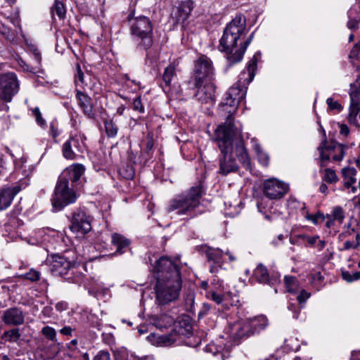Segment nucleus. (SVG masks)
Segmentation results:
<instances>
[{
	"label": "nucleus",
	"mask_w": 360,
	"mask_h": 360,
	"mask_svg": "<svg viewBox=\"0 0 360 360\" xmlns=\"http://www.w3.org/2000/svg\"><path fill=\"white\" fill-rule=\"evenodd\" d=\"M51 259L50 269L53 275L63 277L68 282L79 281L82 275L77 271L75 262L60 255H53Z\"/></svg>",
	"instance_id": "nucleus-8"
},
{
	"label": "nucleus",
	"mask_w": 360,
	"mask_h": 360,
	"mask_svg": "<svg viewBox=\"0 0 360 360\" xmlns=\"http://www.w3.org/2000/svg\"><path fill=\"white\" fill-rule=\"evenodd\" d=\"M253 276L255 280L262 284L271 285L274 281L276 282V279L271 278L267 268L262 264H259L253 272Z\"/></svg>",
	"instance_id": "nucleus-23"
},
{
	"label": "nucleus",
	"mask_w": 360,
	"mask_h": 360,
	"mask_svg": "<svg viewBox=\"0 0 360 360\" xmlns=\"http://www.w3.org/2000/svg\"><path fill=\"white\" fill-rule=\"evenodd\" d=\"M77 72L75 75V83L77 87H80L81 89H84L86 85V83L84 80V74L82 70L81 66L79 63L76 65Z\"/></svg>",
	"instance_id": "nucleus-35"
},
{
	"label": "nucleus",
	"mask_w": 360,
	"mask_h": 360,
	"mask_svg": "<svg viewBox=\"0 0 360 360\" xmlns=\"http://www.w3.org/2000/svg\"><path fill=\"white\" fill-rule=\"evenodd\" d=\"M253 37H254V32H252L245 41L241 42L239 44V50H238V51H236V52H235L236 56H231L229 58V66H231V65H233L237 63H239L240 61L242 60L244 53H245L248 46L251 43V41L253 39Z\"/></svg>",
	"instance_id": "nucleus-25"
},
{
	"label": "nucleus",
	"mask_w": 360,
	"mask_h": 360,
	"mask_svg": "<svg viewBox=\"0 0 360 360\" xmlns=\"http://www.w3.org/2000/svg\"><path fill=\"white\" fill-rule=\"evenodd\" d=\"M132 105L134 110L138 111L140 113H143L145 112L144 106L141 102V96H139L134 99Z\"/></svg>",
	"instance_id": "nucleus-50"
},
{
	"label": "nucleus",
	"mask_w": 360,
	"mask_h": 360,
	"mask_svg": "<svg viewBox=\"0 0 360 360\" xmlns=\"http://www.w3.org/2000/svg\"><path fill=\"white\" fill-rule=\"evenodd\" d=\"M212 299L218 304H221L224 300V296L221 294L213 292L212 293Z\"/></svg>",
	"instance_id": "nucleus-59"
},
{
	"label": "nucleus",
	"mask_w": 360,
	"mask_h": 360,
	"mask_svg": "<svg viewBox=\"0 0 360 360\" xmlns=\"http://www.w3.org/2000/svg\"><path fill=\"white\" fill-rule=\"evenodd\" d=\"M115 360H131L128 358V352L125 350L120 351L115 354ZM135 360V359H131Z\"/></svg>",
	"instance_id": "nucleus-57"
},
{
	"label": "nucleus",
	"mask_w": 360,
	"mask_h": 360,
	"mask_svg": "<svg viewBox=\"0 0 360 360\" xmlns=\"http://www.w3.org/2000/svg\"><path fill=\"white\" fill-rule=\"evenodd\" d=\"M310 292H308L305 290L302 289L300 291L299 295L297 296V300L299 304H302L305 303V302L310 297Z\"/></svg>",
	"instance_id": "nucleus-52"
},
{
	"label": "nucleus",
	"mask_w": 360,
	"mask_h": 360,
	"mask_svg": "<svg viewBox=\"0 0 360 360\" xmlns=\"http://www.w3.org/2000/svg\"><path fill=\"white\" fill-rule=\"evenodd\" d=\"M319 146H323V149L331 154L332 151L338 152V155H334L332 158L334 161H340L345 155V146L337 142L331 141L329 144L326 145V141L321 142Z\"/></svg>",
	"instance_id": "nucleus-24"
},
{
	"label": "nucleus",
	"mask_w": 360,
	"mask_h": 360,
	"mask_svg": "<svg viewBox=\"0 0 360 360\" xmlns=\"http://www.w3.org/2000/svg\"><path fill=\"white\" fill-rule=\"evenodd\" d=\"M70 230L77 234L84 235L91 230V217L80 210L75 211L72 217Z\"/></svg>",
	"instance_id": "nucleus-14"
},
{
	"label": "nucleus",
	"mask_w": 360,
	"mask_h": 360,
	"mask_svg": "<svg viewBox=\"0 0 360 360\" xmlns=\"http://www.w3.org/2000/svg\"><path fill=\"white\" fill-rule=\"evenodd\" d=\"M112 243L117 247V252L120 254L123 252V249L128 247L130 241L120 233H115L112 234Z\"/></svg>",
	"instance_id": "nucleus-30"
},
{
	"label": "nucleus",
	"mask_w": 360,
	"mask_h": 360,
	"mask_svg": "<svg viewBox=\"0 0 360 360\" xmlns=\"http://www.w3.org/2000/svg\"><path fill=\"white\" fill-rule=\"evenodd\" d=\"M234 130L219 126L214 131L213 141L218 146L220 155L219 156V173L226 176L238 170V165L233 157Z\"/></svg>",
	"instance_id": "nucleus-2"
},
{
	"label": "nucleus",
	"mask_w": 360,
	"mask_h": 360,
	"mask_svg": "<svg viewBox=\"0 0 360 360\" xmlns=\"http://www.w3.org/2000/svg\"><path fill=\"white\" fill-rule=\"evenodd\" d=\"M203 194V188L200 184L193 186L186 193L179 195L172 199L169 202L167 211L177 210V214L179 215L193 216V211L200 205Z\"/></svg>",
	"instance_id": "nucleus-5"
},
{
	"label": "nucleus",
	"mask_w": 360,
	"mask_h": 360,
	"mask_svg": "<svg viewBox=\"0 0 360 360\" xmlns=\"http://www.w3.org/2000/svg\"><path fill=\"white\" fill-rule=\"evenodd\" d=\"M106 134L108 137H115L117 134V127L112 121H105L104 122Z\"/></svg>",
	"instance_id": "nucleus-41"
},
{
	"label": "nucleus",
	"mask_w": 360,
	"mask_h": 360,
	"mask_svg": "<svg viewBox=\"0 0 360 360\" xmlns=\"http://www.w3.org/2000/svg\"><path fill=\"white\" fill-rule=\"evenodd\" d=\"M326 219H327V221L326 222V226L327 228L330 229L334 226L335 220L330 216H329V214H327L326 216Z\"/></svg>",
	"instance_id": "nucleus-64"
},
{
	"label": "nucleus",
	"mask_w": 360,
	"mask_h": 360,
	"mask_svg": "<svg viewBox=\"0 0 360 360\" xmlns=\"http://www.w3.org/2000/svg\"><path fill=\"white\" fill-rule=\"evenodd\" d=\"M85 167L83 165L76 163L67 168L61 174L65 175L72 184L77 183L84 174Z\"/></svg>",
	"instance_id": "nucleus-22"
},
{
	"label": "nucleus",
	"mask_w": 360,
	"mask_h": 360,
	"mask_svg": "<svg viewBox=\"0 0 360 360\" xmlns=\"http://www.w3.org/2000/svg\"><path fill=\"white\" fill-rule=\"evenodd\" d=\"M56 309L58 311H62L68 309V303L65 302H59L56 304Z\"/></svg>",
	"instance_id": "nucleus-62"
},
{
	"label": "nucleus",
	"mask_w": 360,
	"mask_h": 360,
	"mask_svg": "<svg viewBox=\"0 0 360 360\" xmlns=\"http://www.w3.org/2000/svg\"><path fill=\"white\" fill-rule=\"evenodd\" d=\"M84 143L77 136H70L62 146V153L66 160H74L84 152Z\"/></svg>",
	"instance_id": "nucleus-13"
},
{
	"label": "nucleus",
	"mask_w": 360,
	"mask_h": 360,
	"mask_svg": "<svg viewBox=\"0 0 360 360\" xmlns=\"http://www.w3.org/2000/svg\"><path fill=\"white\" fill-rule=\"evenodd\" d=\"M257 154L259 162L263 165V166H268L269 163V158L266 153L263 152L259 146L257 147Z\"/></svg>",
	"instance_id": "nucleus-48"
},
{
	"label": "nucleus",
	"mask_w": 360,
	"mask_h": 360,
	"mask_svg": "<svg viewBox=\"0 0 360 360\" xmlns=\"http://www.w3.org/2000/svg\"><path fill=\"white\" fill-rule=\"evenodd\" d=\"M176 75V68L174 65L170 64L165 69L162 75V80L165 87H169L171 82Z\"/></svg>",
	"instance_id": "nucleus-34"
},
{
	"label": "nucleus",
	"mask_w": 360,
	"mask_h": 360,
	"mask_svg": "<svg viewBox=\"0 0 360 360\" xmlns=\"http://www.w3.org/2000/svg\"><path fill=\"white\" fill-rule=\"evenodd\" d=\"M233 150L238 159L246 169H250V158L245 147L243 139L238 132V137L236 136V129L233 134Z\"/></svg>",
	"instance_id": "nucleus-18"
},
{
	"label": "nucleus",
	"mask_w": 360,
	"mask_h": 360,
	"mask_svg": "<svg viewBox=\"0 0 360 360\" xmlns=\"http://www.w3.org/2000/svg\"><path fill=\"white\" fill-rule=\"evenodd\" d=\"M356 174V170L354 167H347L342 169V175L344 178V186L346 188L351 187L353 193H355L356 191V187H352V185L356 181L355 178Z\"/></svg>",
	"instance_id": "nucleus-27"
},
{
	"label": "nucleus",
	"mask_w": 360,
	"mask_h": 360,
	"mask_svg": "<svg viewBox=\"0 0 360 360\" xmlns=\"http://www.w3.org/2000/svg\"><path fill=\"white\" fill-rule=\"evenodd\" d=\"M110 355L108 351L101 350L94 357L93 360H110Z\"/></svg>",
	"instance_id": "nucleus-54"
},
{
	"label": "nucleus",
	"mask_w": 360,
	"mask_h": 360,
	"mask_svg": "<svg viewBox=\"0 0 360 360\" xmlns=\"http://www.w3.org/2000/svg\"><path fill=\"white\" fill-rule=\"evenodd\" d=\"M311 282L317 290H319L323 286V276L321 272H315L311 275Z\"/></svg>",
	"instance_id": "nucleus-44"
},
{
	"label": "nucleus",
	"mask_w": 360,
	"mask_h": 360,
	"mask_svg": "<svg viewBox=\"0 0 360 360\" xmlns=\"http://www.w3.org/2000/svg\"><path fill=\"white\" fill-rule=\"evenodd\" d=\"M154 146V140L152 134L147 135V142L146 145V153L149 155L153 150Z\"/></svg>",
	"instance_id": "nucleus-55"
},
{
	"label": "nucleus",
	"mask_w": 360,
	"mask_h": 360,
	"mask_svg": "<svg viewBox=\"0 0 360 360\" xmlns=\"http://www.w3.org/2000/svg\"><path fill=\"white\" fill-rule=\"evenodd\" d=\"M3 338L6 339L8 342H17L20 338L19 329L17 328L5 331L2 336Z\"/></svg>",
	"instance_id": "nucleus-38"
},
{
	"label": "nucleus",
	"mask_w": 360,
	"mask_h": 360,
	"mask_svg": "<svg viewBox=\"0 0 360 360\" xmlns=\"http://www.w3.org/2000/svg\"><path fill=\"white\" fill-rule=\"evenodd\" d=\"M18 63H19L21 67L24 68V69H25L26 71H27V72H34V68H33L32 67H30L28 65H27V64L25 63V62L23 60L20 59V60H18Z\"/></svg>",
	"instance_id": "nucleus-63"
},
{
	"label": "nucleus",
	"mask_w": 360,
	"mask_h": 360,
	"mask_svg": "<svg viewBox=\"0 0 360 360\" xmlns=\"http://www.w3.org/2000/svg\"><path fill=\"white\" fill-rule=\"evenodd\" d=\"M52 14L55 13L60 19L64 18L66 13V10L64 4L59 1H56L53 6L51 8Z\"/></svg>",
	"instance_id": "nucleus-37"
},
{
	"label": "nucleus",
	"mask_w": 360,
	"mask_h": 360,
	"mask_svg": "<svg viewBox=\"0 0 360 360\" xmlns=\"http://www.w3.org/2000/svg\"><path fill=\"white\" fill-rule=\"evenodd\" d=\"M354 232H355V229H349L347 231L341 233L339 235L338 238H339V239L342 240L343 238H346V237H347L349 236H351Z\"/></svg>",
	"instance_id": "nucleus-61"
},
{
	"label": "nucleus",
	"mask_w": 360,
	"mask_h": 360,
	"mask_svg": "<svg viewBox=\"0 0 360 360\" xmlns=\"http://www.w3.org/2000/svg\"><path fill=\"white\" fill-rule=\"evenodd\" d=\"M307 219L312 221V222L315 224H317L319 221H323L326 219V216L321 212H318L315 214L309 215Z\"/></svg>",
	"instance_id": "nucleus-53"
},
{
	"label": "nucleus",
	"mask_w": 360,
	"mask_h": 360,
	"mask_svg": "<svg viewBox=\"0 0 360 360\" xmlns=\"http://www.w3.org/2000/svg\"><path fill=\"white\" fill-rule=\"evenodd\" d=\"M174 330L179 337L180 335H191L193 331V326L190 317L188 316L182 317L179 321L178 326L174 328Z\"/></svg>",
	"instance_id": "nucleus-28"
},
{
	"label": "nucleus",
	"mask_w": 360,
	"mask_h": 360,
	"mask_svg": "<svg viewBox=\"0 0 360 360\" xmlns=\"http://www.w3.org/2000/svg\"><path fill=\"white\" fill-rule=\"evenodd\" d=\"M194 8L191 0L181 1L171 13V18L175 24L184 25L191 15Z\"/></svg>",
	"instance_id": "nucleus-17"
},
{
	"label": "nucleus",
	"mask_w": 360,
	"mask_h": 360,
	"mask_svg": "<svg viewBox=\"0 0 360 360\" xmlns=\"http://www.w3.org/2000/svg\"><path fill=\"white\" fill-rule=\"evenodd\" d=\"M351 103L349 109V114L347 116V120L350 124H352L356 127H360L356 117L360 112V103L355 100L354 96L350 94Z\"/></svg>",
	"instance_id": "nucleus-26"
},
{
	"label": "nucleus",
	"mask_w": 360,
	"mask_h": 360,
	"mask_svg": "<svg viewBox=\"0 0 360 360\" xmlns=\"http://www.w3.org/2000/svg\"><path fill=\"white\" fill-rule=\"evenodd\" d=\"M284 283L288 292L296 293L299 291L300 283L295 276H285Z\"/></svg>",
	"instance_id": "nucleus-32"
},
{
	"label": "nucleus",
	"mask_w": 360,
	"mask_h": 360,
	"mask_svg": "<svg viewBox=\"0 0 360 360\" xmlns=\"http://www.w3.org/2000/svg\"><path fill=\"white\" fill-rule=\"evenodd\" d=\"M207 260L208 262H212L214 264L221 266L222 264V257L223 251L220 249H215L208 248L205 252Z\"/></svg>",
	"instance_id": "nucleus-29"
},
{
	"label": "nucleus",
	"mask_w": 360,
	"mask_h": 360,
	"mask_svg": "<svg viewBox=\"0 0 360 360\" xmlns=\"http://www.w3.org/2000/svg\"><path fill=\"white\" fill-rule=\"evenodd\" d=\"M257 58L254 56L248 62L246 70L239 75L238 80L226 93V97L219 105V113L226 117V121L220 126L234 130V118L239 103L245 97L248 85L253 80L257 70Z\"/></svg>",
	"instance_id": "nucleus-1"
},
{
	"label": "nucleus",
	"mask_w": 360,
	"mask_h": 360,
	"mask_svg": "<svg viewBox=\"0 0 360 360\" xmlns=\"http://www.w3.org/2000/svg\"><path fill=\"white\" fill-rule=\"evenodd\" d=\"M32 115L35 117V121L38 125L41 127L46 126V123L45 120L42 117L41 111L38 107L32 109Z\"/></svg>",
	"instance_id": "nucleus-45"
},
{
	"label": "nucleus",
	"mask_w": 360,
	"mask_h": 360,
	"mask_svg": "<svg viewBox=\"0 0 360 360\" xmlns=\"http://www.w3.org/2000/svg\"><path fill=\"white\" fill-rule=\"evenodd\" d=\"M342 277L347 282L357 281L360 278V271H355L354 274H351L347 271H342Z\"/></svg>",
	"instance_id": "nucleus-47"
},
{
	"label": "nucleus",
	"mask_w": 360,
	"mask_h": 360,
	"mask_svg": "<svg viewBox=\"0 0 360 360\" xmlns=\"http://www.w3.org/2000/svg\"><path fill=\"white\" fill-rule=\"evenodd\" d=\"M335 221H338L340 224H342L345 218V212L343 208L340 206H335L332 211L331 214H329Z\"/></svg>",
	"instance_id": "nucleus-36"
},
{
	"label": "nucleus",
	"mask_w": 360,
	"mask_h": 360,
	"mask_svg": "<svg viewBox=\"0 0 360 360\" xmlns=\"http://www.w3.org/2000/svg\"><path fill=\"white\" fill-rule=\"evenodd\" d=\"M130 32L133 39L137 43V48L146 51V61L150 64L157 62V57L150 55L148 50L153 44V27L151 20L146 16L134 18L133 13L127 15Z\"/></svg>",
	"instance_id": "nucleus-3"
},
{
	"label": "nucleus",
	"mask_w": 360,
	"mask_h": 360,
	"mask_svg": "<svg viewBox=\"0 0 360 360\" xmlns=\"http://www.w3.org/2000/svg\"><path fill=\"white\" fill-rule=\"evenodd\" d=\"M214 72L212 62L205 55H200L194 61L191 76L186 82L188 89H193L210 80Z\"/></svg>",
	"instance_id": "nucleus-7"
},
{
	"label": "nucleus",
	"mask_w": 360,
	"mask_h": 360,
	"mask_svg": "<svg viewBox=\"0 0 360 360\" xmlns=\"http://www.w3.org/2000/svg\"><path fill=\"white\" fill-rule=\"evenodd\" d=\"M318 150L320 152V167H325L328 165L331 154L326 152L323 146H319Z\"/></svg>",
	"instance_id": "nucleus-40"
},
{
	"label": "nucleus",
	"mask_w": 360,
	"mask_h": 360,
	"mask_svg": "<svg viewBox=\"0 0 360 360\" xmlns=\"http://www.w3.org/2000/svg\"><path fill=\"white\" fill-rule=\"evenodd\" d=\"M40 273L38 271L31 269L27 273L22 275V277L31 281L37 282L40 279Z\"/></svg>",
	"instance_id": "nucleus-43"
},
{
	"label": "nucleus",
	"mask_w": 360,
	"mask_h": 360,
	"mask_svg": "<svg viewBox=\"0 0 360 360\" xmlns=\"http://www.w3.org/2000/svg\"><path fill=\"white\" fill-rule=\"evenodd\" d=\"M323 179L328 184H335L339 179L333 169L326 168L324 169V176Z\"/></svg>",
	"instance_id": "nucleus-39"
},
{
	"label": "nucleus",
	"mask_w": 360,
	"mask_h": 360,
	"mask_svg": "<svg viewBox=\"0 0 360 360\" xmlns=\"http://www.w3.org/2000/svg\"><path fill=\"white\" fill-rule=\"evenodd\" d=\"M340 127V133L341 135L347 136L349 134V129L346 124H338Z\"/></svg>",
	"instance_id": "nucleus-58"
},
{
	"label": "nucleus",
	"mask_w": 360,
	"mask_h": 360,
	"mask_svg": "<svg viewBox=\"0 0 360 360\" xmlns=\"http://www.w3.org/2000/svg\"><path fill=\"white\" fill-rule=\"evenodd\" d=\"M326 103L328 109L331 111L335 110L338 112H340L343 108L342 105L338 101H335L333 98H327Z\"/></svg>",
	"instance_id": "nucleus-46"
},
{
	"label": "nucleus",
	"mask_w": 360,
	"mask_h": 360,
	"mask_svg": "<svg viewBox=\"0 0 360 360\" xmlns=\"http://www.w3.org/2000/svg\"><path fill=\"white\" fill-rule=\"evenodd\" d=\"M299 237L303 239L304 240H306L308 243V244L311 245H314L319 238L318 236H309L306 235H300Z\"/></svg>",
	"instance_id": "nucleus-56"
},
{
	"label": "nucleus",
	"mask_w": 360,
	"mask_h": 360,
	"mask_svg": "<svg viewBox=\"0 0 360 360\" xmlns=\"http://www.w3.org/2000/svg\"><path fill=\"white\" fill-rule=\"evenodd\" d=\"M181 286V276L176 274L174 278L165 280L160 278V281H156L155 288L157 302L164 305L175 301L179 297Z\"/></svg>",
	"instance_id": "nucleus-6"
},
{
	"label": "nucleus",
	"mask_w": 360,
	"mask_h": 360,
	"mask_svg": "<svg viewBox=\"0 0 360 360\" xmlns=\"http://www.w3.org/2000/svg\"><path fill=\"white\" fill-rule=\"evenodd\" d=\"M287 191L288 185L276 179H269L264 182L263 192L269 199H280Z\"/></svg>",
	"instance_id": "nucleus-15"
},
{
	"label": "nucleus",
	"mask_w": 360,
	"mask_h": 360,
	"mask_svg": "<svg viewBox=\"0 0 360 360\" xmlns=\"http://www.w3.org/2000/svg\"><path fill=\"white\" fill-rule=\"evenodd\" d=\"M268 325V320L264 316H259L250 319L243 324V327L240 328L242 330L247 331L249 330L250 334L252 335L255 333H259L260 330H264Z\"/></svg>",
	"instance_id": "nucleus-21"
},
{
	"label": "nucleus",
	"mask_w": 360,
	"mask_h": 360,
	"mask_svg": "<svg viewBox=\"0 0 360 360\" xmlns=\"http://www.w3.org/2000/svg\"><path fill=\"white\" fill-rule=\"evenodd\" d=\"M77 199L75 192L69 187V179L65 175H60L56 183L51 198V204L55 210H61Z\"/></svg>",
	"instance_id": "nucleus-9"
},
{
	"label": "nucleus",
	"mask_w": 360,
	"mask_h": 360,
	"mask_svg": "<svg viewBox=\"0 0 360 360\" xmlns=\"http://www.w3.org/2000/svg\"><path fill=\"white\" fill-rule=\"evenodd\" d=\"M27 183L24 180L15 182L11 186H4L0 188V211L11 206L15 195L25 188Z\"/></svg>",
	"instance_id": "nucleus-12"
},
{
	"label": "nucleus",
	"mask_w": 360,
	"mask_h": 360,
	"mask_svg": "<svg viewBox=\"0 0 360 360\" xmlns=\"http://www.w3.org/2000/svg\"><path fill=\"white\" fill-rule=\"evenodd\" d=\"M178 338L179 335L174 329L169 334L160 335L158 338V343L161 346H169L176 342Z\"/></svg>",
	"instance_id": "nucleus-33"
},
{
	"label": "nucleus",
	"mask_w": 360,
	"mask_h": 360,
	"mask_svg": "<svg viewBox=\"0 0 360 360\" xmlns=\"http://www.w3.org/2000/svg\"><path fill=\"white\" fill-rule=\"evenodd\" d=\"M174 323V319L172 316L162 314L158 316L155 320L154 325L158 328H166Z\"/></svg>",
	"instance_id": "nucleus-31"
},
{
	"label": "nucleus",
	"mask_w": 360,
	"mask_h": 360,
	"mask_svg": "<svg viewBox=\"0 0 360 360\" xmlns=\"http://www.w3.org/2000/svg\"><path fill=\"white\" fill-rule=\"evenodd\" d=\"M73 329L70 326H65L60 330V333L63 335L72 336Z\"/></svg>",
	"instance_id": "nucleus-60"
},
{
	"label": "nucleus",
	"mask_w": 360,
	"mask_h": 360,
	"mask_svg": "<svg viewBox=\"0 0 360 360\" xmlns=\"http://www.w3.org/2000/svg\"><path fill=\"white\" fill-rule=\"evenodd\" d=\"M0 34L7 40L12 41L15 38V34L9 27L2 25L0 27Z\"/></svg>",
	"instance_id": "nucleus-42"
},
{
	"label": "nucleus",
	"mask_w": 360,
	"mask_h": 360,
	"mask_svg": "<svg viewBox=\"0 0 360 360\" xmlns=\"http://www.w3.org/2000/svg\"><path fill=\"white\" fill-rule=\"evenodd\" d=\"M19 83L16 75L8 72L0 75V99L10 102L13 96L18 93Z\"/></svg>",
	"instance_id": "nucleus-11"
},
{
	"label": "nucleus",
	"mask_w": 360,
	"mask_h": 360,
	"mask_svg": "<svg viewBox=\"0 0 360 360\" xmlns=\"http://www.w3.org/2000/svg\"><path fill=\"white\" fill-rule=\"evenodd\" d=\"M1 319L6 325L18 326L25 323V314L20 308L11 307L4 311Z\"/></svg>",
	"instance_id": "nucleus-19"
},
{
	"label": "nucleus",
	"mask_w": 360,
	"mask_h": 360,
	"mask_svg": "<svg viewBox=\"0 0 360 360\" xmlns=\"http://www.w3.org/2000/svg\"><path fill=\"white\" fill-rule=\"evenodd\" d=\"M42 335L50 340H54L56 333L54 328L50 326H45L41 330Z\"/></svg>",
	"instance_id": "nucleus-49"
},
{
	"label": "nucleus",
	"mask_w": 360,
	"mask_h": 360,
	"mask_svg": "<svg viewBox=\"0 0 360 360\" xmlns=\"http://www.w3.org/2000/svg\"><path fill=\"white\" fill-rule=\"evenodd\" d=\"M152 271L156 281H160V278H163L165 280L174 278L176 274L177 276H181L179 266L167 257H161L157 260Z\"/></svg>",
	"instance_id": "nucleus-10"
},
{
	"label": "nucleus",
	"mask_w": 360,
	"mask_h": 360,
	"mask_svg": "<svg viewBox=\"0 0 360 360\" xmlns=\"http://www.w3.org/2000/svg\"><path fill=\"white\" fill-rule=\"evenodd\" d=\"M76 98L83 113L90 119H95L96 113L91 98L78 89H76Z\"/></svg>",
	"instance_id": "nucleus-20"
},
{
	"label": "nucleus",
	"mask_w": 360,
	"mask_h": 360,
	"mask_svg": "<svg viewBox=\"0 0 360 360\" xmlns=\"http://www.w3.org/2000/svg\"><path fill=\"white\" fill-rule=\"evenodd\" d=\"M246 27V20L243 15H236L226 27L220 39L219 47L221 51L227 53V61L230 56H236L239 50L238 40L243 34Z\"/></svg>",
	"instance_id": "nucleus-4"
},
{
	"label": "nucleus",
	"mask_w": 360,
	"mask_h": 360,
	"mask_svg": "<svg viewBox=\"0 0 360 360\" xmlns=\"http://www.w3.org/2000/svg\"><path fill=\"white\" fill-rule=\"evenodd\" d=\"M240 327H243V325L238 324V328H237V330L233 333L234 339L240 340V339H241V338H243L244 337H248L249 335H251V334H250L249 330H248L247 331L242 330L240 328Z\"/></svg>",
	"instance_id": "nucleus-51"
},
{
	"label": "nucleus",
	"mask_w": 360,
	"mask_h": 360,
	"mask_svg": "<svg viewBox=\"0 0 360 360\" xmlns=\"http://www.w3.org/2000/svg\"><path fill=\"white\" fill-rule=\"evenodd\" d=\"M191 89L196 90L194 96L201 104L212 105L214 103L215 86L213 84L207 82Z\"/></svg>",
	"instance_id": "nucleus-16"
}]
</instances>
